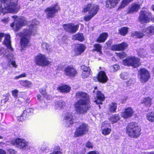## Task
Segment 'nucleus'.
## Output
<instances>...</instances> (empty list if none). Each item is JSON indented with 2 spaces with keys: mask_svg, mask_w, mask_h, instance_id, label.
I'll return each instance as SVG.
<instances>
[{
  "mask_svg": "<svg viewBox=\"0 0 154 154\" xmlns=\"http://www.w3.org/2000/svg\"><path fill=\"white\" fill-rule=\"evenodd\" d=\"M75 97L80 99L74 103L76 111L79 114L86 113L91 107L89 95L84 92L78 91L76 94Z\"/></svg>",
  "mask_w": 154,
  "mask_h": 154,
  "instance_id": "obj_1",
  "label": "nucleus"
},
{
  "mask_svg": "<svg viewBox=\"0 0 154 154\" xmlns=\"http://www.w3.org/2000/svg\"><path fill=\"white\" fill-rule=\"evenodd\" d=\"M12 0H0V15L1 13L5 14L7 13H16L19 8L17 6L16 2Z\"/></svg>",
  "mask_w": 154,
  "mask_h": 154,
  "instance_id": "obj_2",
  "label": "nucleus"
},
{
  "mask_svg": "<svg viewBox=\"0 0 154 154\" xmlns=\"http://www.w3.org/2000/svg\"><path fill=\"white\" fill-rule=\"evenodd\" d=\"M37 23L32 24L29 27L30 30L28 29H24L23 32L19 33V35L21 38L20 40V45L22 50H24L29 42V39L30 35L33 32L36 31L37 29Z\"/></svg>",
  "mask_w": 154,
  "mask_h": 154,
  "instance_id": "obj_3",
  "label": "nucleus"
},
{
  "mask_svg": "<svg viewBox=\"0 0 154 154\" xmlns=\"http://www.w3.org/2000/svg\"><path fill=\"white\" fill-rule=\"evenodd\" d=\"M10 36L9 35L6 34L5 36V39L4 41V44L5 45L7 49H5L2 48L0 49V55L4 54V56L7 59L11 60L13 57V55L11 52H12L13 49L11 46Z\"/></svg>",
  "mask_w": 154,
  "mask_h": 154,
  "instance_id": "obj_4",
  "label": "nucleus"
},
{
  "mask_svg": "<svg viewBox=\"0 0 154 154\" xmlns=\"http://www.w3.org/2000/svg\"><path fill=\"white\" fill-rule=\"evenodd\" d=\"M141 130L140 127L133 122L129 123L126 128V132L128 135L135 138L139 137Z\"/></svg>",
  "mask_w": 154,
  "mask_h": 154,
  "instance_id": "obj_5",
  "label": "nucleus"
},
{
  "mask_svg": "<svg viewBox=\"0 0 154 154\" xmlns=\"http://www.w3.org/2000/svg\"><path fill=\"white\" fill-rule=\"evenodd\" d=\"M12 17L14 20L13 23L11 25V26L15 31H17L26 23L25 18L23 17H18L16 15H14Z\"/></svg>",
  "mask_w": 154,
  "mask_h": 154,
  "instance_id": "obj_6",
  "label": "nucleus"
},
{
  "mask_svg": "<svg viewBox=\"0 0 154 154\" xmlns=\"http://www.w3.org/2000/svg\"><path fill=\"white\" fill-rule=\"evenodd\" d=\"M151 13L146 9L141 10L140 12L138 20L141 23H147L152 19Z\"/></svg>",
  "mask_w": 154,
  "mask_h": 154,
  "instance_id": "obj_7",
  "label": "nucleus"
},
{
  "mask_svg": "<svg viewBox=\"0 0 154 154\" xmlns=\"http://www.w3.org/2000/svg\"><path fill=\"white\" fill-rule=\"evenodd\" d=\"M123 63L125 65L131 66L134 68L139 66L140 64V59L134 56L127 57L123 60Z\"/></svg>",
  "mask_w": 154,
  "mask_h": 154,
  "instance_id": "obj_8",
  "label": "nucleus"
},
{
  "mask_svg": "<svg viewBox=\"0 0 154 154\" xmlns=\"http://www.w3.org/2000/svg\"><path fill=\"white\" fill-rule=\"evenodd\" d=\"M59 9L60 8L57 5L47 7L44 11L47 18L49 19L54 17Z\"/></svg>",
  "mask_w": 154,
  "mask_h": 154,
  "instance_id": "obj_9",
  "label": "nucleus"
},
{
  "mask_svg": "<svg viewBox=\"0 0 154 154\" xmlns=\"http://www.w3.org/2000/svg\"><path fill=\"white\" fill-rule=\"evenodd\" d=\"M88 126L85 123H82L77 127L74 132V136L77 137L82 136L88 131Z\"/></svg>",
  "mask_w": 154,
  "mask_h": 154,
  "instance_id": "obj_10",
  "label": "nucleus"
},
{
  "mask_svg": "<svg viewBox=\"0 0 154 154\" xmlns=\"http://www.w3.org/2000/svg\"><path fill=\"white\" fill-rule=\"evenodd\" d=\"M35 62L36 64L44 66L49 65L51 63L47 60L45 54L40 53L35 57Z\"/></svg>",
  "mask_w": 154,
  "mask_h": 154,
  "instance_id": "obj_11",
  "label": "nucleus"
},
{
  "mask_svg": "<svg viewBox=\"0 0 154 154\" xmlns=\"http://www.w3.org/2000/svg\"><path fill=\"white\" fill-rule=\"evenodd\" d=\"M99 9L98 5L89 3L85 5L83 11L85 12L89 11L90 14L94 16L97 13Z\"/></svg>",
  "mask_w": 154,
  "mask_h": 154,
  "instance_id": "obj_12",
  "label": "nucleus"
},
{
  "mask_svg": "<svg viewBox=\"0 0 154 154\" xmlns=\"http://www.w3.org/2000/svg\"><path fill=\"white\" fill-rule=\"evenodd\" d=\"M11 143L14 146L20 149L26 147L28 144V142L25 139L19 138L13 140Z\"/></svg>",
  "mask_w": 154,
  "mask_h": 154,
  "instance_id": "obj_13",
  "label": "nucleus"
},
{
  "mask_svg": "<svg viewBox=\"0 0 154 154\" xmlns=\"http://www.w3.org/2000/svg\"><path fill=\"white\" fill-rule=\"evenodd\" d=\"M63 27L66 32L70 33H74L78 30L79 25H75L73 23H69L64 24Z\"/></svg>",
  "mask_w": 154,
  "mask_h": 154,
  "instance_id": "obj_14",
  "label": "nucleus"
},
{
  "mask_svg": "<svg viewBox=\"0 0 154 154\" xmlns=\"http://www.w3.org/2000/svg\"><path fill=\"white\" fill-rule=\"evenodd\" d=\"M138 74L141 82H146L150 78L149 72L144 68L140 69L139 70Z\"/></svg>",
  "mask_w": 154,
  "mask_h": 154,
  "instance_id": "obj_15",
  "label": "nucleus"
},
{
  "mask_svg": "<svg viewBox=\"0 0 154 154\" xmlns=\"http://www.w3.org/2000/svg\"><path fill=\"white\" fill-rule=\"evenodd\" d=\"M65 74L70 77H74L77 73L76 70L73 67L68 66L64 69Z\"/></svg>",
  "mask_w": 154,
  "mask_h": 154,
  "instance_id": "obj_16",
  "label": "nucleus"
},
{
  "mask_svg": "<svg viewBox=\"0 0 154 154\" xmlns=\"http://www.w3.org/2000/svg\"><path fill=\"white\" fill-rule=\"evenodd\" d=\"M63 121L67 123L66 127H69L70 125L73 123V116L72 114L69 112H66L64 117Z\"/></svg>",
  "mask_w": 154,
  "mask_h": 154,
  "instance_id": "obj_17",
  "label": "nucleus"
},
{
  "mask_svg": "<svg viewBox=\"0 0 154 154\" xmlns=\"http://www.w3.org/2000/svg\"><path fill=\"white\" fill-rule=\"evenodd\" d=\"M134 113V111L131 107L125 109L122 113V116L125 119H127L132 116Z\"/></svg>",
  "mask_w": 154,
  "mask_h": 154,
  "instance_id": "obj_18",
  "label": "nucleus"
},
{
  "mask_svg": "<svg viewBox=\"0 0 154 154\" xmlns=\"http://www.w3.org/2000/svg\"><path fill=\"white\" fill-rule=\"evenodd\" d=\"M97 79L100 82L105 83L108 81V78L105 72L101 71L98 73Z\"/></svg>",
  "mask_w": 154,
  "mask_h": 154,
  "instance_id": "obj_19",
  "label": "nucleus"
},
{
  "mask_svg": "<svg viewBox=\"0 0 154 154\" xmlns=\"http://www.w3.org/2000/svg\"><path fill=\"white\" fill-rule=\"evenodd\" d=\"M96 91L97 99L95 100L94 102L97 104H102V102L104 101L105 99L104 96L100 91Z\"/></svg>",
  "mask_w": 154,
  "mask_h": 154,
  "instance_id": "obj_20",
  "label": "nucleus"
},
{
  "mask_svg": "<svg viewBox=\"0 0 154 154\" xmlns=\"http://www.w3.org/2000/svg\"><path fill=\"white\" fill-rule=\"evenodd\" d=\"M127 44L125 42L112 45L111 49L112 50H123L127 47Z\"/></svg>",
  "mask_w": 154,
  "mask_h": 154,
  "instance_id": "obj_21",
  "label": "nucleus"
},
{
  "mask_svg": "<svg viewBox=\"0 0 154 154\" xmlns=\"http://www.w3.org/2000/svg\"><path fill=\"white\" fill-rule=\"evenodd\" d=\"M85 49L84 45L82 44H77L75 48V54L79 55L83 52Z\"/></svg>",
  "mask_w": 154,
  "mask_h": 154,
  "instance_id": "obj_22",
  "label": "nucleus"
},
{
  "mask_svg": "<svg viewBox=\"0 0 154 154\" xmlns=\"http://www.w3.org/2000/svg\"><path fill=\"white\" fill-rule=\"evenodd\" d=\"M120 0H107L106 6L107 8H111L116 5Z\"/></svg>",
  "mask_w": 154,
  "mask_h": 154,
  "instance_id": "obj_23",
  "label": "nucleus"
},
{
  "mask_svg": "<svg viewBox=\"0 0 154 154\" xmlns=\"http://www.w3.org/2000/svg\"><path fill=\"white\" fill-rule=\"evenodd\" d=\"M142 32L145 35H149L150 34H154V26H150L143 29Z\"/></svg>",
  "mask_w": 154,
  "mask_h": 154,
  "instance_id": "obj_24",
  "label": "nucleus"
},
{
  "mask_svg": "<svg viewBox=\"0 0 154 154\" xmlns=\"http://www.w3.org/2000/svg\"><path fill=\"white\" fill-rule=\"evenodd\" d=\"M108 34L106 32H103L101 34L97 41L99 42H104L106 39L108 37Z\"/></svg>",
  "mask_w": 154,
  "mask_h": 154,
  "instance_id": "obj_25",
  "label": "nucleus"
},
{
  "mask_svg": "<svg viewBox=\"0 0 154 154\" xmlns=\"http://www.w3.org/2000/svg\"><path fill=\"white\" fill-rule=\"evenodd\" d=\"M140 5L137 4H132L131 7L129 9L128 13L129 14L138 11L140 8Z\"/></svg>",
  "mask_w": 154,
  "mask_h": 154,
  "instance_id": "obj_26",
  "label": "nucleus"
},
{
  "mask_svg": "<svg viewBox=\"0 0 154 154\" xmlns=\"http://www.w3.org/2000/svg\"><path fill=\"white\" fill-rule=\"evenodd\" d=\"M152 99L147 97L145 98L143 100L142 103L146 107H150L152 103Z\"/></svg>",
  "mask_w": 154,
  "mask_h": 154,
  "instance_id": "obj_27",
  "label": "nucleus"
},
{
  "mask_svg": "<svg viewBox=\"0 0 154 154\" xmlns=\"http://www.w3.org/2000/svg\"><path fill=\"white\" fill-rule=\"evenodd\" d=\"M33 109L31 108H29L27 109L26 110H24L23 112V113H22L21 116L20 117H18V118H20V119H18L20 120V121H21L22 120L21 119V117H22V119H25L26 117H27V113L29 114V113H31L32 112H33Z\"/></svg>",
  "mask_w": 154,
  "mask_h": 154,
  "instance_id": "obj_28",
  "label": "nucleus"
},
{
  "mask_svg": "<svg viewBox=\"0 0 154 154\" xmlns=\"http://www.w3.org/2000/svg\"><path fill=\"white\" fill-rule=\"evenodd\" d=\"M57 89L61 92L67 93L70 91V88L67 85H63L58 87Z\"/></svg>",
  "mask_w": 154,
  "mask_h": 154,
  "instance_id": "obj_29",
  "label": "nucleus"
},
{
  "mask_svg": "<svg viewBox=\"0 0 154 154\" xmlns=\"http://www.w3.org/2000/svg\"><path fill=\"white\" fill-rule=\"evenodd\" d=\"M65 103L62 100H59L55 102V108L57 109H60L65 106Z\"/></svg>",
  "mask_w": 154,
  "mask_h": 154,
  "instance_id": "obj_30",
  "label": "nucleus"
},
{
  "mask_svg": "<svg viewBox=\"0 0 154 154\" xmlns=\"http://www.w3.org/2000/svg\"><path fill=\"white\" fill-rule=\"evenodd\" d=\"M117 104L116 103H112L109 106V110L111 112H115L117 109Z\"/></svg>",
  "mask_w": 154,
  "mask_h": 154,
  "instance_id": "obj_31",
  "label": "nucleus"
},
{
  "mask_svg": "<svg viewBox=\"0 0 154 154\" xmlns=\"http://www.w3.org/2000/svg\"><path fill=\"white\" fill-rule=\"evenodd\" d=\"M42 48L46 50L48 52H50L52 51V49L51 47V46L49 44L46 42H43L42 45Z\"/></svg>",
  "mask_w": 154,
  "mask_h": 154,
  "instance_id": "obj_32",
  "label": "nucleus"
},
{
  "mask_svg": "<svg viewBox=\"0 0 154 154\" xmlns=\"http://www.w3.org/2000/svg\"><path fill=\"white\" fill-rule=\"evenodd\" d=\"M119 119L120 118L119 115L116 114H115L110 117L109 120L113 124L117 122Z\"/></svg>",
  "mask_w": 154,
  "mask_h": 154,
  "instance_id": "obj_33",
  "label": "nucleus"
},
{
  "mask_svg": "<svg viewBox=\"0 0 154 154\" xmlns=\"http://www.w3.org/2000/svg\"><path fill=\"white\" fill-rule=\"evenodd\" d=\"M94 48L93 49V51H96L99 52L100 54L102 53L101 51L102 47L99 44H95L93 46Z\"/></svg>",
  "mask_w": 154,
  "mask_h": 154,
  "instance_id": "obj_34",
  "label": "nucleus"
},
{
  "mask_svg": "<svg viewBox=\"0 0 154 154\" xmlns=\"http://www.w3.org/2000/svg\"><path fill=\"white\" fill-rule=\"evenodd\" d=\"M73 38L74 39L82 42L84 39L83 35L82 33H78L74 35Z\"/></svg>",
  "mask_w": 154,
  "mask_h": 154,
  "instance_id": "obj_35",
  "label": "nucleus"
},
{
  "mask_svg": "<svg viewBox=\"0 0 154 154\" xmlns=\"http://www.w3.org/2000/svg\"><path fill=\"white\" fill-rule=\"evenodd\" d=\"M128 28L126 27H123L119 29V34L121 35L125 36L128 33Z\"/></svg>",
  "mask_w": 154,
  "mask_h": 154,
  "instance_id": "obj_36",
  "label": "nucleus"
},
{
  "mask_svg": "<svg viewBox=\"0 0 154 154\" xmlns=\"http://www.w3.org/2000/svg\"><path fill=\"white\" fill-rule=\"evenodd\" d=\"M147 119L150 122H154V112L148 113L146 115Z\"/></svg>",
  "mask_w": 154,
  "mask_h": 154,
  "instance_id": "obj_37",
  "label": "nucleus"
},
{
  "mask_svg": "<svg viewBox=\"0 0 154 154\" xmlns=\"http://www.w3.org/2000/svg\"><path fill=\"white\" fill-rule=\"evenodd\" d=\"M133 0H123L121 3V5L119 6V8L121 9L124 8L130 2Z\"/></svg>",
  "mask_w": 154,
  "mask_h": 154,
  "instance_id": "obj_38",
  "label": "nucleus"
},
{
  "mask_svg": "<svg viewBox=\"0 0 154 154\" xmlns=\"http://www.w3.org/2000/svg\"><path fill=\"white\" fill-rule=\"evenodd\" d=\"M138 54L139 56L143 57L146 56V52L144 49L140 48L138 51Z\"/></svg>",
  "mask_w": 154,
  "mask_h": 154,
  "instance_id": "obj_39",
  "label": "nucleus"
},
{
  "mask_svg": "<svg viewBox=\"0 0 154 154\" xmlns=\"http://www.w3.org/2000/svg\"><path fill=\"white\" fill-rule=\"evenodd\" d=\"M31 83L28 81H22L20 82V84L22 86L29 88L31 86Z\"/></svg>",
  "mask_w": 154,
  "mask_h": 154,
  "instance_id": "obj_40",
  "label": "nucleus"
},
{
  "mask_svg": "<svg viewBox=\"0 0 154 154\" xmlns=\"http://www.w3.org/2000/svg\"><path fill=\"white\" fill-rule=\"evenodd\" d=\"M120 76L121 79L123 80H125L128 78L129 75L127 72H124L121 73Z\"/></svg>",
  "mask_w": 154,
  "mask_h": 154,
  "instance_id": "obj_41",
  "label": "nucleus"
},
{
  "mask_svg": "<svg viewBox=\"0 0 154 154\" xmlns=\"http://www.w3.org/2000/svg\"><path fill=\"white\" fill-rule=\"evenodd\" d=\"M134 35L136 37L139 38H143V37L145 35L143 32H134Z\"/></svg>",
  "mask_w": 154,
  "mask_h": 154,
  "instance_id": "obj_42",
  "label": "nucleus"
},
{
  "mask_svg": "<svg viewBox=\"0 0 154 154\" xmlns=\"http://www.w3.org/2000/svg\"><path fill=\"white\" fill-rule=\"evenodd\" d=\"M50 154H61V152L60 151V147L58 146L55 147L54 151L51 153Z\"/></svg>",
  "mask_w": 154,
  "mask_h": 154,
  "instance_id": "obj_43",
  "label": "nucleus"
},
{
  "mask_svg": "<svg viewBox=\"0 0 154 154\" xmlns=\"http://www.w3.org/2000/svg\"><path fill=\"white\" fill-rule=\"evenodd\" d=\"M111 131V129L108 128H106L103 129L102 131V133L104 135H107L110 133Z\"/></svg>",
  "mask_w": 154,
  "mask_h": 154,
  "instance_id": "obj_44",
  "label": "nucleus"
},
{
  "mask_svg": "<svg viewBox=\"0 0 154 154\" xmlns=\"http://www.w3.org/2000/svg\"><path fill=\"white\" fill-rule=\"evenodd\" d=\"M120 66L118 65H114L111 66L110 68L112 70L116 71L119 69Z\"/></svg>",
  "mask_w": 154,
  "mask_h": 154,
  "instance_id": "obj_45",
  "label": "nucleus"
},
{
  "mask_svg": "<svg viewBox=\"0 0 154 154\" xmlns=\"http://www.w3.org/2000/svg\"><path fill=\"white\" fill-rule=\"evenodd\" d=\"M89 74L90 72L88 71H83L82 74V76L83 78H86L88 77Z\"/></svg>",
  "mask_w": 154,
  "mask_h": 154,
  "instance_id": "obj_46",
  "label": "nucleus"
},
{
  "mask_svg": "<svg viewBox=\"0 0 154 154\" xmlns=\"http://www.w3.org/2000/svg\"><path fill=\"white\" fill-rule=\"evenodd\" d=\"M81 69L83 71H88L90 72V69L89 67L85 66L83 65L81 66Z\"/></svg>",
  "mask_w": 154,
  "mask_h": 154,
  "instance_id": "obj_47",
  "label": "nucleus"
},
{
  "mask_svg": "<svg viewBox=\"0 0 154 154\" xmlns=\"http://www.w3.org/2000/svg\"><path fill=\"white\" fill-rule=\"evenodd\" d=\"M94 16L91 14H90V15L84 17V19L85 21H89Z\"/></svg>",
  "mask_w": 154,
  "mask_h": 154,
  "instance_id": "obj_48",
  "label": "nucleus"
},
{
  "mask_svg": "<svg viewBox=\"0 0 154 154\" xmlns=\"http://www.w3.org/2000/svg\"><path fill=\"white\" fill-rule=\"evenodd\" d=\"M126 54L124 52H122L117 54V56L119 57L120 58H123L126 56Z\"/></svg>",
  "mask_w": 154,
  "mask_h": 154,
  "instance_id": "obj_49",
  "label": "nucleus"
},
{
  "mask_svg": "<svg viewBox=\"0 0 154 154\" xmlns=\"http://www.w3.org/2000/svg\"><path fill=\"white\" fill-rule=\"evenodd\" d=\"M85 146L88 148H92L93 147V145L91 142L88 141L86 144Z\"/></svg>",
  "mask_w": 154,
  "mask_h": 154,
  "instance_id": "obj_50",
  "label": "nucleus"
},
{
  "mask_svg": "<svg viewBox=\"0 0 154 154\" xmlns=\"http://www.w3.org/2000/svg\"><path fill=\"white\" fill-rule=\"evenodd\" d=\"M26 76V73H23V74H20L18 76H16L15 78V79H17L21 78L24 77Z\"/></svg>",
  "mask_w": 154,
  "mask_h": 154,
  "instance_id": "obj_51",
  "label": "nucleus"
},
{
  "mask_svg": "<svg viewBox=\"0 0 154 154\" xmlns=\"http://www.w3.org/2000/svg\"><path fill=\"white\" fill-rule=\"evenodd\" d=\"M18 91L17 90H15L12 91V94L13 96L15 97H17V96Z\"/></svg>",
  "mask_w": 154,
  "mask_h": 154,
  "instance_id": "obj_52",
  "label": "nucleus"
},
{
  "mask_svg": "<svg viewBox=\"0 0 154 154\" xmlns=\"http://www.w3.org/2000/svg\"><path fill=\"white\" fill-rule=\"evenodd\" d=\"M134 82V80L132 79H130L127 82L128 85H130L132 84H133Z\"/></svg>",
  "mask_w": 154,
  "mask_h": 154,
  "instance_id": "obj_53",
  "label": "nucleus"
},
{
  "mask_svg": "<svg viewBox=\"0 0 154 154\" xmlns=\"http://www.w3.org/2000/svg\"><path fill=\"white\" fill-rule=\"evenodd\" d=\"M2 21L4 23H7L9 21L8 17H5L2 19Z\"/></svg>",
  "mask_w": 154,
  "mask_h": 154,
  "instance_id": "obj_54",
  "label": "nucleus"
},
{
  "mask_svg": "<svg viewBox=\"0 0 154 154\" xmlns=\"http://www.w3.org/2000/svg\"><path fill=\"white\" fill-rule=\"evenodd\" d=\"M10 154H16V152L14 149H10L9 150Z\"/></svg>",
  "mask_w": 154,
  "mask_h": 154,
  "instance_id": "obj_55",
  "label": "nucleus"
},
{
  "mask_svg": "<svg viewBox=\"0 0 154 154\" xmlns=\"http://www.w3.org/2000/svg\"><path fill=\"white\" fill-rule=\"evenodd\" d=\"M11 64L15 68L17 67V65H16L15 62L14 61H13L11 62Z\"/></svg>",
  "mask_w": 154,
  "mask_h": 154,
  "instance_id": "obj_56",
  "label": "nucleus"
},
{
  "mask_svg": "<svg viewBox=\"0 0 154 154\" xmlns=\"http://www.w3.org/2000/svg\"><path fill=\"white\" fill-rule=\"evenodd\" d=\"M41 93L43 95V96L44 97H46L47 96V93L46 92V90L42 92Z\"/></svg>",
  "mask_w": 154,
  "mask_h": 154,
  "instance_id": "obj_57",
  "label": "nucleus"
},
{
  "mask_svg": "<svg viewBox=\"0 0 154 154\" xmlns=\"http://www.w3.org/2000/svg\"><path fill=\"white\" fill-rule=\"evenodd\" d=\"M0 154H6V153L5 151L2 149H0Z\"/></svg>",
  "mask_w": 154,
  "mask_h": 154,
  "instance_id": "obj_58",
  "label": "nucleus"
},
{
  "mask_svg": "<svg viewBox=\"0 0 154 154\" xmlns=\"http://www.w3.org/2000/svg\"><path fill=\"white\" fill-rule=\"evenodd\" d=\"M4 33H0V41H1L2 37L4 36Z\"/></svg>",
  "mask_w": 154,
  "mask_h": 154,
  "instance_id": "obj_59",
  "label": "nucleus"
},
{
  "mask_svg": "<svg viewBox=\"0 0 154 154\" xmlns=\"http://www.w3.org/2000/svg\"><path fill=\"white\" fill-rule=\"evenodd\" d=\"M88 154H99L98 152H96L95 151H92L89 152Z\"/></svg>",
  "mask_w": 154,
  "mask_h": 154,
  "instance_id": "obj_60",
  "label": "nucleus"
},
{
  "mask_svg": "<svg viewBox=\"0 0 154 154\" xmlns=\"http://www.w3.org/2000/svg\"><path fill=\"white\" fill-rule=\"evenodd\" d=\"M46 90V89L45 88H42L39 89V91L41 93H42Z\"/></svg>",
  "mask_w": 154,
  "mask_h": 154,
  "instance_id": "obj_61",
  "label": "nucleus"
},
{
  "mask_svg": "<svg viewBox=\"0 0 154 154\" xmlns=\"http://www.w3.org/2000/svg\"><path fill=\"white\" fill-rule=\"evenodd\" d=\"M37 99L38 100H39V101H40L41 100V96L40 95V94L37 95Z\"/></svg>",
  "mask_w": 154,
  "mask_h": 154,
  "instance_id": "obj_62",
  "label": "nucleus"
},
{
  "mask_svg": "<svg viewBox=\"0 0 154 154\" xmlns=\"http://www.w3.org/2000/svg\"><path fill=\"white\" fill-rule=\"evenodd\" d=\"M8 100V98H6L5 99H3V100L4 101V102L5 103Z\"/></svg>",
  "mask_w": 154,
  "mask_h": 154,
  "instance_id": "obj_63",
  "label": "nucleus"
},
{
  "mask_svg": "<svg viewBox=\"0 0 154 154\" xmlns=\"http://www.w3.org/2000/svg\"><path fill=\"white\" fill-rule=\"evenodd\" d=\"M148 154H154V153L153 152H150Z\"/></svg>",
  "mask_w": 154,
  "mask_h": 154,
  "instance_id": "obj_64",
  "label": "nucleus"
}]
</instances>
